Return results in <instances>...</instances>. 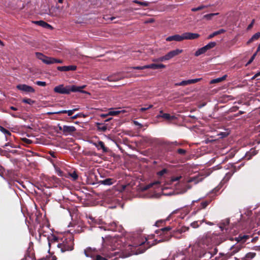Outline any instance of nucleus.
I'll list each match as a JSON object with an SVG mask.
<instances>
[{"label": "nucleus", "mask_w": 260, "mask_h": 260, "mask_svg": "<svg viewBox=\"0 0 260 260\" xmlns=\"http://www.w3.org/2000/svg\"><path fill=\"white\" fill-rule=\"evenodd\" d=\"M112 242H114V245L111 246V249H112L111 251H109V248L103 247L97 249L94 247H88L84 250V254L87 257L93 260H107L113 256H116L113 259L116 260L118 258H125L132 255L142 253L147 248L156 244L155 240H153L152 243H150L147 238H145V241L142 240L134 245L126 246L124 251L119 249L121 246V241L113 239Z\"/></svg>", "instance_id": "nucleus-1"}, {"label": "nucleus", "mask_w": 260, "mask_h": 260, "mask_svg": "<svg viewBox=\"0 0 260 260\" xmlns=\"http://www.w3.org/2000/svg\"><path fill=\"white\" fill-rule=\"evenodd\" d=\"M86 85L81 86H77L76 85L64 86L63 84L59 85L54 87V91L60 94H69L71 92H80L82 93H86V91L82 89L85 87Z\"/></svg>", "instance_id": "nucleus-2"}, {"label": "nucleus", "mask_w": 260, "mask_h": 260, "mask_svg": "<svg viewBox=\"0 0 260 260\" xmlns=\"http://www.w3.org/2000/svg\"><path fill=\"white\" fill-rule=\"evenodd\" d=\"M61 242H62L57 244L56 246L60 249L61 252L73 250L74 243L72 238L65 239L63 241L62 240Z\"/></svg>", "instance_id": "nucleus-3"}, {"label": "nucleus", "mask_w": 260, "mask_h": 260, "mask_svg": "<svg viewBox=\"0 0 260 260\" xmlns=\"http://www.w3.org/2000/svg\"><path fill=\"white\" fill-rule=\"evenodd\" d=\"M58 127L59 129L65 135H71L76 131L75 127L74 126L63 125L61 126L58 124Z\"/></svg>", "instance_id": "nucleus-4"}, {"label": "nucleus", "mask_w": 260, "mask_h": 260, "mask_svg": "<svg viewBox=\"0 0 260 260\" xmlns=\"http://www.w3.org/2000/svg\"><path fill=\"white\" fill-rule=\"evenodd\" d=\"M172 228L170 226H167L157 231V234H159L160 235L165 236L164 240H167L170 237L171 233L170 232Z\"/></svg>", "instance_id": "nucleus-5"}, {"label": "nucleus", "mask_w": 260, "mask_h": 260, "mask_svg": "<svg viewBox=\"0 0 260 260\" xmlns=\"http://www.w3.org/2000/svg\"><path fill=\"white\" fill-rule=\"evenodd\" d=\"M124 78L120 73L115 74L103 79L104 80H107L109 82H116Z\"/></svg>", "instance_id": "nucleus-6"}, {"label": "nucleus", "mask_w": 260, "mask_h": 260, "mask_svg": "<svg viewBox=\"0 0 260 260\" xmlns=\"http://www.w3.org/2000/svg\"><path fill=\"white\" fill-rule=\"evenodd\" d=\"M202 78H196L193 79H189L187 80H183L180 82L175 83V86H186L189 84H194L200 81Z\"/></svg>", "instance_id": "nucleus-7"}, {"label": "nucleus", "mask_w": 260, "mask_h": 260, "mask_svg": "<svg viewBox=\"0 0 260 260\" xmlns=\"http://www.w3.org/2000/svg\"><path fill=\"white\" fill-rule=\"evenodd\" d=\"M35 259L36 257L34 249L31 248H28L22 260H35Z\"/></svg>", "instance_id": "nucleus-8"}, {"label": "nucleus", "mask_w": 260, "mask_h": 260, "mask_svg": "<svg viewBox=\"0 0 260 260\" xmlns=\"http://www.w3.org/2000/svg\"><path fill=\"white\" fill-rule=\"evenodd\" d=\"M16 88L21 91H25L26 92H35V89L29 85L26 84H18L17 85Z\"/></svg>", "instance_id": "nucleus-9"}, {"label": "nucleus", "mask_w": 260, "mask_h": 260, "mask_svg": "<svg viewBox=\"0 0 260 260\" xmlns=\"http://www.w3.org/2000/svg\"><path fill=\"white\" fill-rule=\"evenodd\" d=\"M48 244L50 246H51V245L56 246L57 244L60 243L62 241V239H59L58 237L52 235L48 238Z\"/></svg>", "instance_id": "nucleus-10"}, {"label": "nucleus", "mask_w": 260, "mask_h": 260, "mask_svg": "<svg viewBox=\"0 0 260 260\" xmlns=\"http://www.w3.org/2000/svg\"><path fill=\"white\" fill-rule=\"evenodd\" d=\"M200 35L197 33H192L186 32L183 33V37L184 40H195L199 38Z\"/></svg>", "instance_id": "nucleus-11"}, {"label": "nucleus", "mask_w": 260, "mask_h": 260, "mask_svg": "<svg viewBox=\"0 0 260 260\" xmlns=\"http://www.w3.org/2000/svg\"><path fill=\"white\" fill-rule=\"evenodd\" d=\"M183 52V50L179 49H176L175 50H171L166 54L167 58L169 60L173 58L175 56L179 55V54Z\"/></svg>", "instance_id": "nucleus-12"}, {"label": "nucleus", "mask_w": 260, "mask_h": 260, "mask_svg": "<svg viewBox=\"0 0 260 260\" xmlns=\"http://www.w3.org/2000/svg\"><path fill=\"white\" fill-rule=\"evenodd\" d=\"M77 66L75 65H71L68 66L57 67V69L60 72H68L70 71H75L77 70Z\"/></svg>", "instance_id": "nucleus-13"}, {"label": "nucleus", "mask_w": 260, "mask_h": 260, "mask_svg": "<svg viewBox=\"0 0 260 260\" xmlns=\"http://www.w3.org/2000/svg\"><path fill=\"white\" fill-rule=\"evenodd\" d=\"M166 40L168 42L171 41H176V42H181L183 40V34L181 35H175L174 36H171L167 37Z\"/></svg>", "instance_id": "nucleus-14"}, {"label": "nucleus", "mask_w": 260, "mask_h": 260, "mask_svg": "<svg viewBox=\"0 0 260 260\" xmlns=\"http://www.w3.org/2000/svg\"><path fill=\"white\" fill-rule=\"evenodd\" d=\"M106 228H107L108 230L112 231H118L120 230L121 227L120 226H118L116 222H113L112 223H108Z\"/></svg>", "instance_id": "nucleus-15"}, {"label": "nucleus", "mask_w": 260, "mask_h": 260, "mask_svg": "<svg viewBox=\"0 0 260 260\" xmlns=\"http://www.w3.org/2000/svg\"><path fill=\"white\" fill-rule=\"evenodd\" d=\"M93 145L98 150L102 149L103 152H108V148L105 146L103 142L99 141L97 143H94Z\"/></svg>", "instance_id": "nucleus-16"}, {"label": "nucleus", "mask_w": 260, "mask_h": 260, "mask_svg": "<svg viewBox=\"0 0 260 260\" xmlns=\"http://www.w3.org/2000/svg\"><path fill=\"white\" fill-rule=\"evenodd\" d=\"M34 23L45 28L53 29V27L51 25L43 20L34 21Z\"/></svg>", "instance_id": "nucleus-17"}, {"label": "nucleus", "mask_w": 260, "mask_h": 260, "mask_svg": "<svg viewBox=\"0 0 260 260\" xmlns=\"http://www.w3.org/2000/svg\"><path fill=\"white\" fill-rule=\"evenodd\" d=\"M166 68V66L164 64H155V63H151L150 64L146 65V69H164Z\"/></svg>", "instance_id": "nucleus-18"}, {"label": "nucleus", "mask_w": 260, "mask_h": 260, "mask_svg": "<svg viewBox=\"0 0 260 260\" xmlns=\"http://www.w3.org/2000/svg\"><path fill=\"white\" fill-rule=\"evenodd\" d=\"M171 258L173 259L178 258L180 260H184L185 257L184 254L182 252L176 251L173 254Z\"/></svg>", "instance_id": "nucleus-19"}, {"label": "nucleus", "mask_w": 260, "mask_h": 260, "mask_svg": "<svg viewBox=\"0 0 260 260\" xmlns=\"http://www.w3.org/2000/svg\"><path fill=\"white\" fill-rule=\"evenodd\" d=\"M225 31H226V30L225 29H219V30H218L217 31H214L213 33L211 34L208 37V39H210L214 37L215 36H217L218 35L224 33Z\"/></svg>", "instance_id": "nucleus-20"}, {"label": "nucleus", "mask_w": 260, "mask_h": 260, "mask_svg": "<svg viewBox=\"0 0 260 260\" xmlns=\"http://www.w3.org/2000/svg\"><path fill=\"white\" fill-rule=\"evenodd\" d=\"M226 77V75H224L222 77L212 79L210 81V84H215V83L220 82L224 80L225 79Z\"/></svg>", "instance_id": "nucleus-21"}, {"label": "nucleus", "mask_w": 260, "mask_h": 260, "mask_svg": "<svg viewBox=\"0 0 260 260\" xmlns=\"http://www.w3.org/2000/svg\"><path fill=\"white\" fill-rule=\"evenodd\" d=\"M58 8V7H52L49 10V15L52 17H58V15L56 13V11Z\"/></svg>", "instance_id": "nucleus-22"}, {"label": "nucleus", "mask_w": 260, "mask_h": 260, "mask_svg": "<svg viewBox=\"0 0 260 260\" xmlns=\"http://www.w3.org/2000/svg\"><path fill=\"white\" fill-rule=\"evenodd\" d=\"M207 49L205 46L198 49L194 53L196 56H198L202 54L205 53L207 52Z\"/></svg>", "instance_id": "nucleus-23"}, {"label": "nucleus", "mask_w": 260, "mask_h": 260, "mask_svg": "<svg viewBox=\"0 0 260 260\" xmlns=\"http://www.w3.org/2000/svg\"><path fill=\"white\" fill-rule=\"evenodd\" d=\"M161 117L165 118L169 120H172L176 118V117L174 115H171L168 113H163L161 116Z\"/></svg>", "instance_id": "nucleus-24"}, {"label": "nucleus", "mask_w": 260, "mask_h": 260, "mask_svg": "<svg viewBox=\"0 0 260 260\" xmlns=\"http://www.w3.org/2000/svg\"><path fill=\"white\" fill-rule=\"evenodd\" d=\"M260 37V32H258L253 35L252 37L248 40L247 44H249L254 40H258Z\"/></svg>", "instance_id": "nucleus-25"}, {"label": "nucleus", "mask_w": 260, "mask_h": 260, "mask_svg": "<svg viewBox=\"0 0 260 260\" xmlns=\"http://www.w3.org/2000/svg\"><path fill=\"white\" fill-rule=\"evenodd\" d=\"M114 182L113 179L107 178L101 181L102 183L104 185H112Z\"/></svg>", "instance_id": "nucleus-26"}, {"label": "nucleus", "mask_w": 260, "mask_h": 260, "mask_svg": "<svg viewBox=\"0 0 260 260\" xmlns=\"http://www.w3.org/2000/svg\"><path fill=\"white\" fill-rule=\"evenodd\" d=\"M53 57L47 56L44 59L43 62L47 64H53Z\"/></svg>", "instance_id": "nucleus-27"}, {"label": "nucleus", "mask_w": 260, "mask_h": 260, "mask_svg": "<svg viewBox=\"0 0 260 260\" xmlns=\"http://www.w3.org/2000/svg\"><path fill=\"white\" fill-rule=\"evenodd\" d=\"M0 131L2 132L3 133H4L5 135L6 139H7L8 136L11 135V133L8 130L6 129L4 127H3L2 126H1V125H0Z\"/></svg>", "instance_id": "nucleus-28"}, {"label": "nucleus", "mask_w": 260, "mask_h": 260, "mask_svg": "<svg viewBox=\"0 0 260 260\" xmlns=\"http://www.w3.org/2000/svg\"><path fill=\"white\" fill-rule=\"evenodd\" d=\"M219 13H210V14H206V15H205L204 16H203V18L204 19H206V20H211L212 19L213 17L215 16V15H218Z\"/></svg>", "instance_id": "nucleus-29"}, {"label": "nucleus", "mask_w": 260, "mask_h": 260, "mask_svg": "<svg viewBox=\"0 0 260 260\" xmlns=\"http://www.w3.org/2000/svg\"><path fill=\"white\" fill-rule=\"evenodd\" d=\"M68 176H70L73 181L76 180L78 178V175L75 171L72 173H69Z\"/></svg>", "instance_id": "nucleus-30"}, {"label": "nucleus", "mask_w": 260, "mask_h": 260, "mask_svg": "<svg viewBox=\"0 0 260 260\" xmlns=\"http://www.w3.org/2000/svg\"><path fill=\"white\" fill-rule=\"evenodd\" d=\"M216 45V43L215 42H211L208 43L207 45H205V47L206 48L207 50H208L210 49L214 48Z\"/></svg>", "instance_id": "nucleus-31"}, {"label": "nucleus", "mask_w": 260, "mask_h": 260, "mask_svg": "<svg viewBox=\"0 0 260 260\" xmlns=\"http://www.w3.org/2000/svg\"><path fill=\"white\" fill-rule=\"evenodd\" d=\"M154 184H155V183H151L147 185H145L144 186H141V190L142 191L147 190L148 189H149L150 187H151Z\"/></svg>", "instance_id": "nucleus-32"}, {"label": "nucleus", "mask_w": 260, "mask_h": 260, "mask_svg": "<svg viewBox=\"0 0 260 260\" xmlns=\"http://www.w3.org/2000/svg\"><path fill=\"white\" fill-rule=\"evenodd\" d=\"M55 170L56 173H57V174L58 176H59L60 177L65 176L66 177H68V176L64 175L63 172L59 168L57 167H55Z\"/></svg>", "instance_id": "nucleus-33"}, {"label": "nucleus", "mask_w": 260, "mask_h": 260, "mask_svg": "<svg viewBox=\"0 0 260 260\" xmlns=\"http://www.w3.org/2000/svg\"><path fill=\"white\" fill-rule=\"evenodd\" d=\"M133 2L144 7H147L149 5V3L146 2H140L137 0H134Z\"/></svg>", "instance_id": "nucleus-34"}, {"label": "nucleus", "mask_w": 260, "mask_h": 260, "mask_svg": "<svg viewBox=\"0 0 260 260\" xmlns=\"http://www.w3.org/2000/svg\"><path fill=\"white\" fill-rule=\"evenodd\" d=\"M36 56L38 59L41 60L43 62L44 59L46 57V55H45L43 54H42V53H40V52H36Z\"/></svg>", "instance_id": "nucleus-35"}, {"label": "nucleus", "mask_w": 260, "mask_h": 260, "mask_svg": "<svg viewBox=\"0 0 260 260\" xmlns=\"http://www.w3.org/2000/svg\"><path fill=\"white\" fill-rule=\"evenodd\" d=\"M22 102L31 105L35 103V101L30 99L25 98L22 100Z\"/></svg>", "instance_id": "nucleus-36"}, {"label": "nucleus", "mask_w": 260, "mask_h": 260, "mask_svg": "<svg viewBox=\"0 0 260 260\" xmlns=\"http://www.w3.org/2000/svg\"><path fill=\"white\" fill-rule=\"evenodd\" d=\"M210 201H205L201 203L200 209H205L210 204Z\"/></svg>", "instance_id": "nucleus-37"}, {"label": "nucleus", "mask_w": 260, "mask_h": 260, "mask_svg": "<svg viewBox=\"0 0 260 260\" xmlns=\"http://www.w3.org/2000/svg\"><path fill=\"white\" fill-rule=\"evenodd\" d=\"M121 112V111H118V110H111V111H110L108 112V115L116 116V115H118L119 114H120Z\"/></svg>", "instance_id": "nucleus-38"}, {"label": "nucleus", "mask_w": 260, "mask_h": 260, "mask_svg": "<svg viewBox=\"0 0 260 260\" xmlns=\"http://www.w3.org/2000/svg\"><path fill=\"white\" fill-rule=\"evenodd\" d=\"M207 8V6L201 5V6H200L199 7H198L197 8H192L191 9V11L196 12V11H197L201 10H202V9H203L204 8Z\"/></svg>", "instance_id": "nucleus-39"}, {"label": "nucleus", "mask_w": 260, "mask_h": 260, "mask_svg": "<svg viewBox=\"0 0 260 260\" xmlns=\"http://www.w3.org/2000/svg\"><path fill=\"white\" fill-rule=\"evenodd\" d=\"M153 107L152 105H145L144 107L141 108L139 109V111L140 112H144L147 110H148L149 109H151Z\"/></svg>", "instance_id": "nucleus-40"}, {"label": "nucleus", "mask_w": 260, "mask_h": 260, "mask_svg": "<svg viewBox=\"0 0 260 260\" xmlns=\"http://www.w3.org/2000/svg\"><path fill=\"white\" fill-rule=\"evenodd\" d=\"M249 237L248 235H239V237H238V241H241L242 240H244L245 241L246 239H248Z\"/></svg>", "instance_id": "nucleus-41"}, {"label": "nucleus", "mask_w": 260, "mask_h": 260, "mask_svg": "<svg viewBox=\"0 0 260 260\" xmlns=\"http://www.w3.org/2000/svg\"><path fill=\"white\" fill-rule=\"evenodd\" d=\"M256 253L255 252H249L246 254L245 257L247 258L252 259L255 257Z\"/></svg>", "instance_id": "nucleus-42"}, {"label": "nucleus", "mask_w": 260, "mask_h": 260, "mask_svg": "<svg viewBox=\"0 0 260 260\" xmlns=\"http://www.w3.org/2000/svg\"><path fill=\"white\" fill-rule=\"evenodd\" d=\"M131 68L135 69V70H144V69H146V65H145L143 66L132 67H131Z\"/></svg>", "instance_id": "nucleus-43"}, {"label": "nucleus", "mask_w": 260, "mask_h": 260, "mask_svg": "<svg viewBox=\"0 0 260 260\" xmlns=\"http://www.w3.org/2000/svg\"><path fill=\"white\" fill-rule=\"evenodd\" d=\"M168 172V170L166 169H163L160 171H159L157 172V174L158 176H161L164 175L165 174L167 173Z\"/></svg>", "instance_id": "nucleus-44"}, {"label": "nucleus", "mask_w": 260, "mask_h": 260, "mask_svg": "<svg viewBox=\"0 0 260 260\" xmlns=\"http://www.w3.org/2000/svg\"><path fill=\"white\" fill-rule=\"evenodd\" d=\"M36 84L38 86H45L47 84L46 82L38 81L36 82Z\"/></svg>", "instance_id": "nucleus-45"}, {"label": "nucleus", "mask_w": 260, "mask_h": 260, "mask_svg": "<svg viewBox=\"0 0 260 260\" xmlns=\"http://www.w3.org/2000/svg\"><path fill=\"white\" fill-rule=\"evenodd\" d=\"M158 60H159V62H162L166 60H168L166 54L163 56L160 57L158 58Z\"/></svg>", "instance_id": "nucleus-46"}, {"label": "nucleus", "mask_w": 260, "mask_h": 260, "mask_svg": "<svg viewBox=\"0 0 260 260\" xmlns=\"http://www.w3.org/2000/svg\"><path fill=\"white\" fill-rule=\"evenodd\" d=\"M177 152L179 154L184 155L186 153V151L185 149L180 148L177 150Z\"/></svg>", "instance_id": "nucleus-47"}, {"label": "nucleus", "mask_w": 260, "mask_h": 260, "mask_svg": "<svg viewBox=\"0 0 260 260\" xmlns=\"http://www.w3.org/2000/svg\"><path fill=\"white\" fill-rule=\"evenodd\" d=\"M77 110L78 109H74L73 110H67V113L68 114V116H72L74 112L75 111H77Z\"/></svg>", "instance_id": "nucleus-48"}, {"label": "nucleus", "mask_w": 260, "mask_h": 260, "mask_svg": "<svg viewBox=\"0 0 260 260\" xmlns=\"http://www.w3.org/2000/svg\"><path fill=\"white\" fill-rule=\"evenodd\" d=\"M254 22H255V20H254V19H253L251 21V23L247 26V29L250 30L253 27Z\"/></svg>", "instance_id": "nucleus-49"}, {"label": "nucleus", "mask_w": 260, "mask_h": 260, "mask_svg": "<svg viewBox=\"0 0 260 260\" xmlns=\"http://www.w3.org/2000/svg\"><path fill=\"white\" fill-rule=\"evenodd\" d=\"M181 178V176L173 177H172L171 181L172 182L177 181H178Z\"/></svg>", "instance_id": "nucleus-50"}, {"label": "nucleus", "mask_w": 260, "mask_h": 260, "mask_svg": "<svg viewBox=\"0 0 260 260\" xmlns=\"http://www.w3.org/2000/svg\"><path fill=\"white\" fill-rule=\"evenodd\" d=\"M53 63H62L63 62V61L61 59H56L55 58H53Z\"/></svg>", "instance_id": "nucleus-51"}, {"label": "nucleus", "mask_w": 260, "mask_h": 260, "mask_svg": "<svg viewBox=\"0 0 260 260\" xmlns=\"http://www.w3.org/2000/svg\"><path fill=\"white\" fill-rule=\"evenodd\" d=\"M154 22V19L153 18H149L145 21V23H153Z\"/></svg>", "instance_id": "nucleus-52"}, {"label": "nucleus", "mask_w": 260, "mask_h": 260, "mask_svg": "<svg viewBox=\"0 0 260 260\" xmlns=\"http://www.w3.org/2000/svg\"><path fill=\"white\" fill-rule=\"evenodd\" d=\"M67 110H61L58 112H56L54 113L57 114H61L63 113H67Z\"/></svg>", "instance_id": "nucleus-53"}, {"label": "nucleus", "mask_w": 260, "mask_h": 260, "mask_svg": "<svg viewBox=\"0 0 260 260\" xmlns=\"http://www.w3.org/2000/svg\"><path fill=\"white\" fill-rule=\"evenodd\" d=\"M260 75V72L257 73L256 74H255L254 75V76L252 78V79H254L255 78H256V77H257L258 76Z\"/></svg>", "instance_id": "nucleus-54"}, {"label": "nucleus", "mask_w": 260, "mask_h": 260, "mask_svg": "<svg viewBox=\"0 0 260 260\" xmlns=\"http://www.w3.org/2000/svg\"><path fill=\"white\" fill-rule=\"evenodd\" d=\"M142 76H143V75H135L132 76V77H142Z\"/></svg>", "instance_id": "nucleus-55"}, {"label": "nucleus", "mask_w": 260, "mask_h": 260, "mask_svg": "<svg viewBox=\"0 0 260 260\" xmlns=\"http://www.w3.org/2000/svg\"><path fill=\"white\" fill-rule=\"evenodd\" d=\"M10 109H11V110H14V111H16V110H17V109L16 107H13V106L11 107H10Z\"/></svg>", "instance_id": "nucleus-56"}, {"label": "nucleus", "mask_w": 260, "mask_h": 260, "mask_svg": "<svg viewBox=\"0 0 260 260\" xmlns=\"http://www.w3.org/2000/svg\"><path fill=\"white\" fill-rule=\"evenodd\" d=\"M152 61L153 62H159V60H158V58H153L152 59Z\"/></svg>", "instance_id": "nucleus-57"}, {"label": "nucleus", "mask_w": 260, "mask_h": 260, "mask_svg": "<svg viewBox=\"0 0 260 260\" xmlns=\"http://www.w3.org/2000/svg\"><path fill=\"white\" fill-rule=\"evenodd\" d=\"M134 123L137 125H139V126H142V125L140 123H139L138 121H135Z\"/></svg>", "instance_id": "nucleus-58"}, {"label": "nucleus", "mask_w": 260, "mask_h": 260, "mask_svg": "<svg viewBox=\"0 0 260 260\" xmlns=\"http://www.w3.org/2000/svg\"><path fill=\"white\" fill-rule=\"evenodd\" d=\"M57 259V257L54 255V256H52V259L51 260H56Z\"/></svg>", "instance_id": "nucleus-59"}, {"label": "nucleus", "mask_w": 260, "mask_h": 260, "mask_svg": "<svg viewBox=\"0 0 260 260\" xmlns=\"http://www.w3.org/2000/svg\"><path fill=\"white\" fill-rule=\"evenodd\" d=\"M244 111H240L239 112V113H238V115H242V114H244Z\"/></svg>", "instance_id": "nucleus-60"}, {"label": "nucleus", "mask_w": 260, "mask_h": 260, "mask_svg": "<svg viewBox=\"0 0 260 260\" xmlns=\"http://www.w3.org/2000/svg\"><path fill=\"white\" fill-rule=\"evenodd\" d=\"M259 51H260V44L258 45V46L257 47L256 52H259Z\"/></svg>", "instance_id": "nucleus-61"}, {"label": "nucleus", "mask_w": 260, "mask_h": 260, "mask_svg": "<svg viewBox=\"0 0 260 260\" xmlns=\"http://www.w3.org/2000/svg\"><path fill=\"white\" fill-rule=\"evenodd\" d=\"M0 45L2 46H4L5 44L4 43H3V42H2L1 40H0Z\"/></svg>", "instance_id": "nucleus-62"}, {"label": "nucleus", "mask_w": 260, "mask_h": 260, "mask_svg": "<svg viewBox=\"0 0 260 260\" xmlns=\"http://www.w3.org/2000/svg\"><path fill=\"white\" fill-rule=\"evenodd\" d=\"M101 129H102L103 131H105V130H106L107 128H106V126H103V127L101 128Z\"/></svg>", "instance_id": "nucleus-63"}, {"label": "nucleus", "mask_w": 260, "mask_h": 260, "mask_svg": "<svg viewBox=\"0 0 260 260\" xmlns=\"http://www.w3.org/2000/svg\"><path fill=\"white\" fill-rule=\"evenodd\" d=\"M108 114H102V115H101V116H102V117H106L107 116H108Z\"/></svg>", "instance_id": "nucleus-64"}]
</instances>
